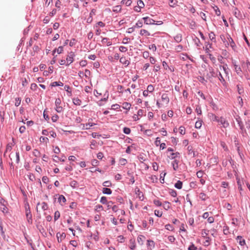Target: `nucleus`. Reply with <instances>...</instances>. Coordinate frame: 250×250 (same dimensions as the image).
Here are the masks:
<instances>
[{"label": "nucleus", "instance_id": "nucleus-1", "mask_svg": "<svg viewBox=\"0 0 250 250\" xmlns=\"http://www.w3.org/2000/svg\"><path fill=\"white\" fill-rule=\"evenodd\" d=\"M61 100L60 98H58L55 101V110L58 113H61L63 110L62 107L61 105Z\"/></svg>", "mask_w": 250, "mask_h": 250}, {"label": "nucleus", "instance_id": "nucleus-2", "mask_svg": "<svg viewBox=\"0 0 250 250\" xmlns=\"http://www.w3.org/2000/svg\"><path fill=\"white\" fill-rule=\"evenodd\" d=\"M74 57L75 53L74 52L71 51L68 53L67 57L66 58L67 65H69V64L73 62Z\"/></svg>", "mask_w": 250, "mask_h": 250}, {"label": "nucleus", "instance_id": "nucleus-3", "mask_svg": "<svg viewBox=\"0 0 250 250\" xmlns=\"http://www.w3.org/2000/svg\"><path fill=\"white\" fill-rule=\"evenodd\" d=\"M143 20L144 21V23L147 25L154 24L155 21L152 19L148 17H145L143 18Z\"/></svg>", "mask_w": 250, "mask_h": 250}, {"label": "nucleus", "instance_id": "nucleus-4", "mask_svg": "<svg viewBox=\"0 0 250 250\" xmlns=\"http://www.w3.org/2000/svg\"><path fill=\"white\" fill-rule=\"evenodd\" d=\"M219 122H220L221 124L224 128H226L229 126V123H228V122L226 120L225 118H224L223 117H221L219 118Z\"/></svg>", "mask_w": 250, "mask_h": 250}, {"label": "nucleus", "instance_id": "nucleus-5", "mask_svg": "<svg viewBox=\"0 0 250 250\" xmlns=\"http://www.w3.org/2000/svg\"><path fill=\"white\" fill-rule=\"evenodd\" d=\"M120 62L125 66H127L130 64V61L126 59L125 56H122L120 58Z\"/></svg>", "mask_w": 250, "mask_h": 250}, {"label": "nucleus", "instance_id": "nucleus-6", "mask_svg": "<svg viewBox=\"0 0 250 250\" xmlns=\"http://www.w3.org/2000/svg\"><path fill=\"white\" fill-rule=\"evenodd\" d=\"M207 76L209 78L214 77L216 76V74L212 67H210L208 68V73Z\"/></svg>", "mask_w": 250, "mask_h": 250}, {"label": "nucleus", "instance_id": "nucleus-7", "mask_svg": "<svg viewBox=\"0 0 250 250\" xmlns=\"http://www.w3.org/2000/svg\"><path fill=\"white\" fill-rule=\"evenodd\" d=\"M161 99H162V101L164 103H165L167 104H168V103L169 102V99L167 94H166V93L163 94V95H162Z\"/></svg>", "mask_w": 250, "mask_h": 250}, {"label": "nucleus", "instance_id": "nucleus-8", "mask_svg": "<svg viewBox=\"0 0 250 250\" xmlns=\"http://www.w3.org/2000/svg\"><path fill=\"white\" fill-rule=\"evenodd\" d=\"M235 72L238 75H240L242 72L240 67L237 65L235 62H232Z\"/></svg>", "mask_w": 250, "mask_h": 250}, {"label": "nucleus", "instance_id": "nucleus-9", "mask_svg": "<svg viewBox=\"0 0 250 250\" xmlns=\"http://www.w3.org/2000/svg\"><path fill=\"white\" fill-rule=\"evenodd\" d=\"M147 246L149 249L151 250L155 247V243L152 240H147Z\"/></svg>", "mask_w": 250, "mask_h": 250}, {"label": "nucleus", "instance_id": "nucleus-10", "mask_svg": "<svg viewBox=\"0 0 250 250\" xmlns=\"http://www.w3.org/2000/svg\"><path fill=\"white\" fill-rule=\"evenodd\" d=\"M129 248L131 250H134L136 248L135 240L134 239H131L129 240Z\"/></svg>", "mask_w": 250, "mask_h": 250}, {"label": "nucleus", "instance_id": "nucleus-11", "mask_svg": "<svg viewBox=\"0 0 250 250\" xmlns=\"http://www.w3.org/2000/svg\"><path fill=\"white\" fill-rule=\"evenodd\" d=\"M140 34L142 36H149L150 35V32L146 29H141L140 32Z\"/></svg>", "mask_w": 250, "mask_h": 250}, {"label": "nucleus", "instance_id": "nucleus-12", "mask_svg": "<svg viewBox=\"0 0 250 250\" xmlns=\"http://www.w3.org/2000/svg\"><path fill=\"white\" fill-rule=\"evenodd\" d=\"M179 153L178 152H171L169 153V155H168V157L170 159H173L177 157L179 155Z\"/></svg>", "mask_w": 250, "mask_h": 250}, {"label": "nucleus", "instance_id": "nucleus-13", "mask_svg": "<svg viewBox=\"0 0 250 250\" xmlns=\"http://www.w3.org/2000/svg\"><path fill=\"white\" fill-rule=\"evenodd\" d=\"M57 237L58 238V241L59 242H61L62 239H64L65 237V234L64 233H58L57 234Z\"/></svg>", "mask_w": 250, "mask_h": 250}, {"label": "nucleus", "instance_id": "nucleus-14", "mask_svg": "<svg viewBox=\"0 0 250 250\" xmlns=\"http://www.w3.org/2000/svg\"><path fill=\"white\" fill-rule=\"evenodd\" d=\"M208 116H209V118L213 121H216L217 122H219V118L218 117H217L216 115H215L214 114L209 113L208 114Z\"/></svg>", "mask_w": 250, "mask_h": 250}, {"label": "nucleus", "instance_id": "nucleus-15", "mask_svg": "<svg viewBox=\"0 0 250 250\" xmlns=\"http://www.w3.org/2000/svg\"><path fill=\"white\" fill-rule=\"evenodd\" d=\"M145 238H146L144 236L140 235L137 238L138 243L141 245H143Z\"/></svg>", "mask_w": 250, "mask_h": 250}, {"label": "nucleus", "instance_id": "nucleus-16", "mask_svg": "<svg viewBox=\"0 0 250 250\" xmlns=\"http://www.w3.org/2000/svg\"><path fill=\"white\" fill-rule=\"evenodd\" d=\"M237 242L239 243V244L241 245V246H244L245 245V240L242 238V237L240 236H238L237 237Z\"/></svg>", "mask_w": 250, "mask_h": 250}, {"label": "nucleus", "instance_id": "nucleus-17", "mask_svg": "<svg viewBox=\"0 0 250 250\" xmlns=\"http://www.w3.org/2000/svg\"><path fill=\"white\" fill-rule=\"evenodd\" d=\"M101 42L103 44H106L107 46H110L112 44V42L107 38H104Z\"/></svg>", "mask_w": 250, "mask_h": 250}, {"label": "nucleus", "instance_id": "nucleus-18", "mask_svg": "<svg viewBox=\"0 0 250 250\" xmlns=\"http://www.w3.org/2000/svg\"><path fill=\"white\" fill-rule=\"evenodd\" d=\"M58 201L62 205H63L66 202V199L63 195H61L58 198Z\"/></svg>", "mask_w": 250, "mask_h": 250}, {"label": "nucleus", "instance_id": "nucleus-19", "mask_svg": "<svg viewBox=\"0 0 250 250\" xmlns=\"http://www.w3.org/2000/svg\"><path fill=\"white\" fill-rule=\"evenodd\" d=\"M208 231H207L206 229H203L202 231L201 234L203 237H206L207 239L206 240V242L208 243L209 238V237H207V235H208Z\"/></svg>", "mask_w": 250, "mask_h": 250}, {"label": "nucleus", "instance_id": "nucleus-20", "mask_svg": "<svg viewBox=\"0 0 250 250\" xmlns=\"http://www.w3.org/2000/svg\"><path fill=\"white\" fill-rule=\"evenodd\" d=\"M73 103L76 105H80L82 104V101L78 98H74L73 99Z\"/></svg>", "mask_w": 250, "mask_h": 250}, {"label": "nucleus", "instance_id": "nucleus-21", "mask_svg": "<svg viewBox=\"0 0 250 250\" xmlns=\"http://www.w3.org/2000/svg\"><path fill=\"white\" fill-rule=\"evenodd\" d=\"M95 124L93 123H87L83 125V128L84 129H89L90 128L91 126H92L93 125H95Z\"/></svg>", "mask_w": 250, "mask_h": 250}, {"label": "nucleus", "instance_id": "nucleus-22", "mask_svg": "<svg viewBox=\"0 0 250 250\" xmlns=\"http://www.w3.org/2000/svg\"><path fill=\"white\" fill-rule=\"evenodd\" d=\"M220 68L221 70L222 69L224 70L225 73L226 74V76H228L229 75V71H228V68L227 67V65L226 64L225 65L222 66L220 65Z\"/></svg>", "mask_w": 250, "mask_h": 250}, {"label": "nucleus", "instance_id": "nucleus-23", "mask_svg": "<svg viewBox=\"0 0 250 250\" xmlns=\"http://www.w3.org/2000/svg\"><path fill=\"white\" fill-rule=\"evenodd\" d=\"M26 215L27 217V221L29 223H32V214L30 211H26Z\"/></svg>", "mask_w": 250, "mask_h": 250}, {"label": "nucleus", "instance_id": "nucleus-24", "mask_svg": "<svg viewBox=\"0 0 250 250\" xmlns=\"http://www.w3.org/2000/svg\"><path fill=\"white\" fill-rule=\"evenodd\" d=\"M199 197L200 199H201L203 201H205L208 198V196L203 192L200 193Z\"/></svg>", "mask_w": 250, "mask_h": 250}, {"label": "nucleus", "instance_id": "nucleus-25", "mask_svg": "<svg viewBox=\"0 0 250 250\" xmlns=\"http://www.w3.org/2000/svg\"><path fill=\"white\" fill-rule=\"evenodd\" d=\"M122 10V7L120 5H116L113 8V12L115 13L120 12Z\"/></svg>", "mask_w": 250, "mask_h": 250}, {"label": "nucleus", "instance_id": "nucleus-26", "mask_svg": "<svg viewBox=\"0 0 250 250\" xmlns=\"http://www.w3.org/2000/svg\"><path fill=\"white\" fill-rule=\"evenodd\" d=\"M131 104L127 102H125L122 104V107L126 110H129Z\"/></svg>", "mask_w": 250, "mask_h": 250}, {"label": "nucleus", "instance_id": "nucleus-27", "mask_svg": "<svg viewBox=\"0 0 250 250\" xmlns=\"http://www.w3.org/2000/svg\"><path fill=\"white\" fill-rule=\"evenodd\" d=\"M172 165L173 168L174 170H176L178 168V161L177 160H174L172 162Z\"/></svg>", "mask_w": 250, "mask_h": 250}, {"label": "nucleus", "instance_id": "nucleus-28", "mask_svg": "<svg viewBox=\"0 0 250 250\" xmlns=\"http://www.w3.org/2000/svg\"><path fill=\"white\" fill-rule=\"evenodd\" d=\"M102 191L103 193L106 194H111L112 193V190L110 188H104Z\"/></svg>", "mask_w": 250, "mask_h": 250}, {"label": "nucleus", "instance_id": "nucleus-29", "mask_svg": "<svg viewBox=\"0 0 250 250\" xmlns=\"http://www.w3.org/2000/svg\"><path fill=\"white\" fill-rule=\"evenodd\" d=\"M237 87L238 93L240 95L244 93L243 87L241 85H237Z\"/></svg>", "mask_w": 250, "mask_h": 250}, {"label": "nucleus", "instance_id": "nucleus-30", "mask_svg": "<svg viewBox=\"0 0 250 250\" xmlns=\"http://www.w3.org/2000/svg\"><path fill=\"white\" fill-rule=\"evenodd\" d=\"M182 182L180 181H178L175 184V187L178 189H181L182 188Z\"/></svg>", "mask_w": 250, "mask_h": 250}, {"label": "nucleus", "instance_id": "nucleus-31", "mask_svg": "<svg viewBox=\"0 0 250 250\" xmlns=\"http://www.w3.org/2000/svg\"><path fill=\"white\" fill-rule=\"evenodd\" d=\"M64 88L65 90L69 94H68V95L69 96H71V95H72L71 89V88L70 87V86L66 85L64 86Z\"/></svg>", "mask_w": 250, "mask_h": 250}, {"label": "nucleus", "instance_id": "nucleus-32", "mask_svg": "<svg viewBox=\"0 0 250 250\" xmlns=\"http://www.w3.org/2000/svg\"><path fill=\"white\" fill-rule=\"evenodd\" d=\"M63 84L61 82H54L51 83L52 86H62Z\"/></svg>", "mask_w": 250, "mask_h": 250}, {"label": "nucleus", "instance_id": "nucleus-33", "mask_svg": "<svg viewBox=\"0 0 250 250\" xmlns=\"http://www.w3.org/2000/svg\"><path fill=\"white\" fill-rule=\"evenodd\" d=\"M188 154L189 155H191V154H193V156L194 157L195 154V152L192 149V148L191 146H188Z\"/></svg>", "mask_w": 250, "mask_h": 250}, {"label": "nucleus", "instance_id": "nucleus-34", "mask_svg": "<svg viewBox=\"0 0 250 250\" xmlns=\"http://www.w3.org/2000/svg\"><path fill=\"white\" fill-rule=\"evenodd\" d=\"M70 186L73 188H76L78 186V183L77 181L73 180L70 183Z\"/></svg>", "mask_w": 250, "mask_h": 250}, {"label": "nucleus", "instance_id": "nucleus-35", "mask_svg": "<svg viewBox=\"0 0 250 250\" xmlns=\"http://www.w3.org/2000/svg\"><path fill=\"white\" fill-rule=\"evenodd\" d=\"M174 40L177 42H179L182 41V36L181 34L177 35L174 37Z\"/></svg>", "mask_w": 250, "mask_h": 250}, {"label": "nucleus", "instance_id": "nucleus-36", "mask_svg": "<svg viewBox=\"0 0 250 250\" xmlns=\"http://www.w3.org/2000/svg\"><path fill=\"white\" fill-rule=\"evenodd\" d=\"M154 90V88L152 84H149L147 87L146 90L149 93H152Z\"/></svg>", "mask_w": 250, "mask_h": 250}, {"label": "nucleus", "instance_id": "nucleus-37", "mask_svg": "<svg viewBox=\"0 0 250 250\" xmlns=\"http://www.w3.org/2000/svg\"><path fill=\"white\" fill-rule=\"evenodd\" d=\"M193 41L197 46H200L201 44L200 41L197 37H195V38L193 39Z\"/></svg>", "mask_w": 250, "mask_h": 250}, {"label": "nucleus", "instance_id": "nucleus-38", "mask_svg": "<svg viewBox=\"0 0 250 250\" xmlns=\"http://www.w3.org/2000/svg\"><path fill=\"white\" fill-rule=\"evenodd\" d=\"M104 210L103 207L101 205H97L95 206V210L96 211H100Z\"/></svg>", "mask_w": 250, "mask_h": 250}, {"label": "nucleus", "instance_id": "nucleus-39", "mask_svg": "<svg viewBox=\"0 0 250 250\" xmlns=\"http://www.w3.org/2000/svg\"><path fill=\"white\" fill-rule=\"evenodd\" d=\"M154 214L156 216L160 217L163 215V212L161 210H155L154 211Z\"/></svg>", "mask_w": 250, "mask_h": 250}, {"label": "nucleus", "instance_id": "nucleus-40", "mask_svg": "<svg viewBox=\"0 0 250 250\" xmlns=\"http://www.w3.org/2000/svg\"><path fill=\"white\" fill-rule=\"evenodd\" d=\"M96 146H97L96 141L95 140H92L90 144V148L92 149H95Z\"/></svg>", "mask_w": 250, "mask_h": 250}, {"label": "nucleus", "instance_id": "nucleus-41", "mask_svg": "<svg viewBox=\"0 0 250 250\" xmlns=\"http://www.w3.org/2000/svg\"><path fill=\"white\" fill-rule=\"evenodd\" d=\"M195 111L196 112L198 115H201L202 114L201 108L199 105H198L196 106Z\"/></svg>", "mask_w": 250, "mask_h": 250}, {"label": "nucleus", "instance_id": "nucleus-42", "mask_svg": "<svg viewBox=\"0 0 250 250\" xmlns=\"http://www.w3.org/2000/svg\"><path fill=\"white\" fill-rule=\"evenodd\" d=\"M149 179H150L152 183H156L158 181V178L155 176V175H152L149 177Z\"/></svg>", "mask_w": 250, "mask_h": 250}, {"label": "nucleus", "instance_id": "nucleus-43", "mask_svg": "<svg viewBox=\"0 0 250 250\" xmlns=\"http://www.w3.org/2000/svg\"><path fill=\"white\" fill-rule=\"evenodd\" d=\"M209 38L211 41L215 42V35L213 32L209 34Z\"/></svg>", "mask_w": 250, "mask_h": 250}, {"label": "nucleus", "instance_id": "nucleus-44", "mask_svg": "<svg viewBox=\"0 0 250 250\" xmlns=\"http://www.w3.org/2000/svg\"><path fill=\"white\" fill-rule=\"evenodd\" d=\"M179 132H180V133L181 134L184 135V134H185V133H186V129H185V127H184L183 126H181L179 127Z\"/></svg>", "mask_w": 250, "mask_h": 250}, {"label": "nucleus", "instance_id": "nucleus-45", "mask_svg": "<svg viewBox=\"0 0 250 250\" xmlns=\"http://www.w3.org/2000/svg\"><path fill=\"white\" fill-rule=\"evenodd\" d=\"M163 207L165 209H168L170 208V203L168 202H165Z\"/></svg>", "mask_w": 250, "mask_h": 250}, {"label": "nucleus", "instance_id": "nucleus-46", "mask_svg": "<svg viewBox=\"0 0 250 250\" xmlns=\"http://www.w3.org/2000/svg\"><path fill=\"white\" fill-rule=\"evenodd\" d=\"M40 142H45L46 144L48 143L49 140L47 137H41L40 138Z\"/></svg>", "mask_w": 250, "mask_h": 250}, {"label": "nucleus", "instance_id": "nucleus-47", "mask_svg": "<svg viewBox=\"0 0 250 250\" xmlns=\"http://www.w3.org/2000/svg\"><path fill=\"white\" fill-rule=\"evenodd\" d=\"M119 49L120 51L122 52H126L127 51V47L124 46H120L119 47Z\"/></svg>", "mask_w": 250, "mask_h": 250}, {"label": "nucleus", "instance_id": "nucleus-48", "mask_svg": "<svg viewBox=\"0 0 250 250\" xmlns=\"http://www.w3.org/2000/svg\"><path fill=\"white\" fill-rule=\"evenodd\" d=\"M201 126H202V121H198L195 123V128H200Z\"/></svg>", "mask_w": 250, "mask_h": 250}, {"label": "nucleus", "instance_id": "nucleus-49", "mask_svg": "<svg viewBox=\"0 0 250 250\" xmlns=\"http://www.w3.org/2000/svg\"><path fill=\"white\" fill-rule=\"evenodd\" d=\"M60 217V213L59 211H56L54 213V220L56 221L58 220Z\"/></svg>", "mask_w": 250, "mask_h": 250}, {"label": "nucleus", "instance_id": "nucleus-50", "mask_svg": "<svg viewBox=\"0 0 250 250\" xmlns=\"http://www.w3.org/2000/svg\"><path fill=\"white\" fill-rule=\"evenodd\" d=\"M138 7L142 8L144 7L145 4L143 1L141 0H139L137 2Z\"/></svg>", "mask_w": 250, "mask_h": 250}, {"label": "nucleus", "instance_id": "nucleus-51", "mask_svg": "<svg viewBox=\"0 0 250 250\" xmlns=\"http://www.w3.org/2000/svg\"><path fill=\"white\" fill-rule=\"evenodd\" d=\"M100 202L103 204H106L107 203V199L105 197L103 196L101 197Z\"/></svg>", "mask_w": 250, "mask_h": 250}, {"label": "nucleus", "instance_id": "nucleus-52", "mask_svg": "<svg viewBox=\"0 0 250 250\" xmlns=\"http://www.w3.org/2000/svg\"><path fill=\"white\" fill-rule=\"evenodd\" d=\"M21 98H16V99H15V106H19L20 104H21Z\"/></svg>", "mask_w": 250, "mask_h": 250}, {"label": "nucleus", "instance_id": "nucleus-53", "mask_svg": "<svg viewBox=\"0 0 250 250\" xmlns=\"http://www.w3.org/2000/svg\"><path fill=\"white\" fill-rule=\"evenodd\" d=\"M103 185L105 187H109L111 186V183L109 181H105L103 183Z\"/></svg>", "mask_w": 250, "mask_h": 250}, {"label": "nucleus", "instance_id": "nucleus-54", "mask_svg": "<svg viewBox=\"0 0 250 250\" xmlns=\"http://www.w3.org/2000/svg\"><path fill=\"white\" fill-rule=\"evenodd\" d=\"M165 229L168 230H171V231H172L174 229L172 226L170 224H167V225H165Z\"/></svg>", "mask_w": 250, "mask_h": 250}, {"label": "nucleus", "instance_id": "nucleus-55", "mask_svg": "<svg viewBox=\"0 0 250 250\" xmlns=\"http://www.w3.org/2000/svg\"><path fill=\"white\" fill-rule=\"evenodd\" d=\"M177 2L176 0H169V5L171 7H173L176 4Z\"/></svg>", "mask_w": 250, "mask_h": 250}, {"label": "nucleus", "instance_id": "nucleus-56", "mask_svg": "<svg viewBox=\"0 0 250 250\" xmlns=\"http://www.w3.org/2000/svg\"><path fill=\"white\" fill-rule=\"evenodd\" d=\"M196 175L199 178H201L204 175V172L202 170L198 171L197 172Z\"/></svg>", "mask_w": 250, "mask_h": 250}, {"label": "nucleus", "instance_id": "nucleus-57", "mask_svg": "<svg viewBox=\"0 0 250 250\" xmlns=\"http://www.w3.org/2000/svg\"><path fill=\"white\" fill-rule=\"evenodd\" d=\"M218 78L222 83H224L225 82V80L224 78H223L221 72H220L219 73Z\"/></svg>", "mask_w": 250, "mask_h": 250}, {"label": "nucleus", "instance_id": "nucleus-58", "mask_svg": "<svg viewBox=\"0 0 250 250\" xmlns=\"http://www.w3.org/2000/svg\"><path fill=\"white\" fill-rule=\"evenodd\" d=\"M41 205H42V208L43 210H45L47 209L48 205L46 203L43 202L42 203Z\"/></svg>", "mask_w": 250, "mask_h": 250}, {"label": "nucleus", "instance_id": "nucleus-59", "mask_svg": "<svg viewBox=\"0 0 250 250\" xmlns=\"http://www.w3.org/2000/svg\"><path fill=\"white\" fill-rule=\"evenodd\" d=\"M123 131L126 134H129L131 132L130 129L126 127L124 128Z\"/></svg>", "mask_w": 250, "mask_h": 250}, {"label": "nucleus", "instance_id": "nucleus-60", "mask_svg": "<svg viewBox=\"0 0 250 250\" xmlns=\"http://www.w3.org/2000/svg\"><path fill=\"white\" fill-rule=\"evenodd\" d=\"M135 26L137 28H141L143 26V22L140 21H138L135 24Z\"/></svg>", "mask_w": 250, "mask_h": 250}, {"label": "nucleus", "instance_id": "nucleus-61", "mask_svg": "<svg viewBox=\"0 0 250 250\" xmlns=\"http://www.w3.org/2000/svg\"><path fill=\"white\" fill-rule=\"evenodd\" d=\"M125 238L123 235H120L118 237L117 241L120 243L124 242Z\"/></svg>", "mask_w": 250, "mask_h": 250}, {"label": "nucleus", "instance_id": "nucleus-62", "mask_svg": "<svg viewBox=\"0 0 250 250\" xmlns=\"http://www.w3.org/2000/svg\"><path fill=\"white\" fill-rule=\"evenodd\" d=\"M149 49L150 50H152L153 51H156L157 48L156 45L154 44H152L149 46Z\"/></svg>", "mask_w": 250, "mask_h": 250}, {"label": "nucleus", "instance_id": "nucleus-63", "mask_svg": "<svg viewBox=\"0 0 250 250\" xmlns=\"http://www.w3.org/2000/svg\"><path fill=\"white\" fill-rule=\"evenodd\" d=\"M153 169L155 171H157L158 169V166L157 163L154 162L152 164Z\"/></svg>", "mask_w": 250, "mask_h": 250}, {"label": "nucleus", "instance_id": "nucleus-64", "mask_svg": "<svg viewBox=\"0 0 250 250\" xmlns=\"http://www.w3.org/2000/svg\"><path fill=\"white\" fill-rule=\"evenodd\" d=\"M149 53L148 51H144L143 53V57L145 59L148 58L149 57Z\"/></svg>", "mask_w": 250, "mask_h": 250}]
</instances>
